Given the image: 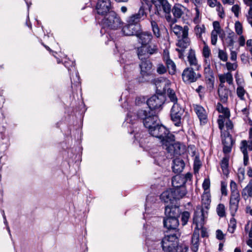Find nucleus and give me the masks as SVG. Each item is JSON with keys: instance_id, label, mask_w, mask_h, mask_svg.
<instances>
[{"instance_id": "nucleus-1", "label": "nucleus", "mask_w": 252, "mask_h": 252, "mask_svg": "<svg viewBox=\"0 0 252 252\" xmlns=\"http://www.w3.org/2000/svg\"><path fill=\"white\" fill-rule=\"evenodd\" d=\"M138 119L142 120L144 126L148 129L149 131L152 129L158 123V117L156 115L155 111L140 110L136 114L129 111L126 119V124H129L127 127L131 126L135 124Z\"/></svg>"}, {"instance_id": "nucleus-2", "label": "nucleus", "mask_w": 252, "mask_h": 252, "mask_svg": "<svg viewBox=\"0 0 252 252\" xmlns=\"http://www.w3.org/2000/svg\"><path fill=\"white\" fill-rule=\"evenodd\" d=\"M149 132L151 135L161 140L163 147L167 142L173 139V135L170 133L168 129L162 125H159L158 123Z\"/></svg>"}, {"instance_id": "nucleus-3", "label": "nucleus", "mask_w": 252, "mask_h": 252, "mask_svg": "<svg viewBox=\"0 0 252 252\" xmlns=\"http://www.w3.org/2000/svg\"><path fill=\"white\" fill-rule=\"evenodd\" d=\"M230 195L229 207L231 215L234 216L238 209L241 197L240 192L238 189L237 185L233 180L230 181Z\"/></svg>"}, {"instance_id": "nucleus-4", "label": "nucleus", "mask_w": 252, "mask_h": 252, "mask_svg": "<svg viewBox=\"0 0 252 252\" xmlns=\"http://www.w3.org/2000/svg\"><path fill=\"white\" fill-rule=\"evenodd\" d=\"M174 137L173 139L167 142L163 147V148L167 150L171 155L177 156L184 154L186 152V146L180 142H174Z\"/></svg>"}, {"instance_id": "nucleus-5", "label": "nucleus", "mask_w": 252, "mask_h": 252, "mask_svg": "<svg viewBox=\"0 0 252 252\" xmlns=\"http://www.w3.org/2000/svg\"><path fill=\"white\" fill-rule=\"evenodd\" d=\"M122 21L118 15L113 11L109 12L107 17L103 20L104 26L111 29H117L122 25Z\"/></svg>"}, {"instance_id": "nucleus-6", "label": "nucleus", "mask_w": 252, "mask_h": 252, "mask_svg": "<svg viewBox=\"0 0 252 252\" xmlns=\"http://www.w3.org/2000/svg\"><path fill=\"white\" fill-rule=\"evenodd\" d=\"M184 113V109L181 106V103L173 104L170 112L172 121L176 126H182V117Z\"/></svg>"}, {"instance_id": "nucleus-7", "label": "nucleus", "mask_w": 252, "mask_h": 252, "mask_svg": "<svg viewBox=\"0 0 252 252\" xmlns=\"http://www.w3.org/2000/svg\"><path fill=\"white\" fill-rule=\"evenodd\" d=\"M177 242L178 238L175 233L165 236L161 242L163 250L164 252H174Z\"/></svg>"}, {"instance_id": "nucleus-8", "label": "nucleus", "mask_w": 252, "mask_h": 252, "mask_svg": "<svg viewBox=\"0 0 252 252\" xmlns=\"http://www.w3.org/2000/svg\"><path fill=\"white\" fill-rule=\"evenodd\" d=\"M158 52V47L155 39L146 46H141L137 48V55L140 60L147 58V54L153 55Z\"/></svg>"}, {"instance_id": "nucleus-9", "label": "nucleus", "mask_w": 252, "mask_h": 252, "mask_svg": "<svg viewBox=\"0 0 252 252\" xmlns=\"http://www.w3.org/2000/svg\"><path fill=\"white\" fill-rule=\"evenodd\" d=\"M152 2L154 5L156 14L162 16L170 13L171 5L167 0H152Z\"/></svg>"}, {"instance_id": "nucleus-10", "label": "nucleus", "mask_w": 252, "mask_h": 252, "mask_svg": "<svg viewBox=\"0 0 252 252\" xmlns=\"http://www.w3.org/2000/svg\"><path fill=\"white\" fill-rule=\"evenodd\" d=\"M150 7L148 4L142 3L137 13L130 16L127 19V23L134 25H139V23L141 20H144L147 17L146 10L147 8Z\"/></svg>"}, {"instance_id": "nucleus-11", "label": "nucleus", "mask_w": 252, "mask_h": 252, "mask_svg": "<svg viewBox=\"0 0 252 252\" xmlns=\"http://www.w3.org/2000/svg\"><path fill=\"white\" fill-rule=\"evenodd\" d=\"M165 100L163 94L157 93L147 101V104L149 106L147 110L155 111V110L159 108L163 104Z\"/></svg>"}, {"instance_id": "nucleus-12", "label": "nucleus", "mask_w": 252, "mask_h": 252, "mask_svg": "<svg viewBox=\"0 0 252 252\" xmlns=\"http://www.w3.org/2000/svg\"><path fill=\"white\" fill-rule=\"evenodd\" d=\"M189 28H185L183 32V35L180 36L181 38L179 39L177 43V46L180 48H177L176 50L179 52V57L182 58L183 56V52L184 50L187 48L190 44V39L188 37Z\"/></svg>"}, {"instance_id": "nucleus-13", "label": "nucleus", "mask_w": 252, "mask_h": 252, "mask_svg": "<svg viewBox=\"0 0 252 252\" xmlns=\"http://www.w3.org/2000/svg\"><path fill=\"white\" fill-rule=\"evenodd\" d=\"M200 77L201 75L199 73H195L192 67L186 68L182 74L183 81L186 84L195 82Z\"/></svg>"}, {"instance_id": "nucleus-14", "label": "nucleus", "mask_w": 252, "mask_h": 252, "mask_svg": "<svg viewBox=\"0 0 252 252\" xmlns=\"http://www.w3.org/2000/svg\"><path fill=\"white\" fill-rule=\"evenodd\" d=\"M63 64L64 66L68 68V70L69 72L71 71H73L72 74H70V80L72 84H74L76 86L79 85V76L78 73L76 71L74 63L70 60L68 61H64ZM70 73L71 74V73Z\"/></svg>"}, {"instance_id": "nucleus-15", "label": "nucleus", "mask_w": 252, "mask_h": 252, "mask_svg": "<svg viewBox=\"0 0 252 252\" xmlns=\"http://www.w3.org/2000/svg\"><path fill=\"white\" fill-rule=\"evenodd\" d=\"M204 213L203 209L200 207L196 208L195 211L193 222L196 226L194 229H197L199 231V228H201L204 224Z\"/></svg>"}, {"instance_id": "nucleus-16", "label": "nucleus", "mask_w": 252, "mask_h": 252, "mask_svg": "<svg viewBox=\"0 0 252 252\" xmlns=\"http://www.w3.org/2000/svg\"><path fill=\"white\" fill-rule=\"evenodd\" d=\"M155 84L156 87L157 93L164 95L167 91V89L169 88L171 82L166 78H160L155 80Z\"/></svg>"}, {"instance_id": "nucleus-17", "label": "nucleus", "mask_w": 252, "mask_h": 252, "mask_svg": "<svg viewBox=\"0 0 252 252\" xmlns=\"http://www.w3.org/2000/svg\"><path fill=\"white\" fill-rule=\"evenodd\" d=\"M111 8L112 4L110 0H98L96 6L97 13L102 15H105Z\"/></svg>"}, {"instance_id": "nucleus-18", "label": "nucleus", "mask_w": 252, "mask_h": 252, "mask_svg": "<svg viewBox=\"0 0 252 252\" xmlns=\"http://www.w3.org/2000/svg\"><path fill=\"white\" fill-rule=\"evenodd\" d=\"M222 142L223 144V151L224 154H228L231 151L233 140L229 131L221 132Z\"/></svg>"}, {"instance_id": "nucleus-19", "label": "nucleus", "mask_w": 252, "mask_h": 252, "mask_svg": "<svg viewBox=\"0 0 252 252\" xmlns=\"http://www.w3.org/2000/svg\"><path fill=\"white\" fill-rule=\"evenodd\" d=\"M139 66L140 74L143 77H148L152 75L153 71L152 63L149 60L145 58L141 60Z\"/></svg>"}, {"instance_id": "nucleus-20", "label": "nucleus", "mask_w": 252, "mask_h": 252, "mask_svg": "<svg viewBox=\"0 0 252 252\" xmlns=\"http://www.w3.org/2000/svg\"><path fill=\"white\" fill-rule=\"evenodd\" d=\"M138 41L141 46H146L154 39L151 33L147 32H139L137 35Z\"/></svg>"}, {"instance_id": "nucleus-21", "label": "nucleus", "mask_w": 252, "mask_h": 252, "mask_svg": "<svg viewBox=\"0 0 252 252\" xmlns=\"http://www.w3.org/2000/svg\"><path fill=\"white\" fill-rule=\"evenodd\" d=\"M140 29V25H134L127 23V25L123 27L122 32L125 35L130 36L135 35L137 36Z\"/></svg>"}, {"instance_id": "nucleus-22", "label": "nucleus", "mask_w": 252, "mask_h": 252, "mask_svg": "<svg viewBox=\"0 0 252 252\" xmlns=\"http://www.w3.org/2000/svg\"><path fill=\"white\" fill-rule=\"evenodd\" d=\"M165 214L166 218L171 217L177 219L180 214L179 208L173 205H168L165 207Z\"/></svg>"}, {"instance_id": "nucleus-23", "label": "nucleus", "mask_w": 252, "mask_h": 252, "mask_svg": "<svg viewBox=\"0 0 252 252\" xmlns=\"http://www.w3.org/2000/svg\"><path fill=\"white\" fill-rule=\"evenodd\" d=\"M194 111L197 115L201 124H206L207 122V115L205 109L200 105H196Z\"/></svg>"}, {"instance_id": "nucleus-24", "label": "nucleus", "mask_w": 252, "mask_h": 252, "mask_svg": "<svg viewBox=\"0 0 252 252\" xmlns=\"http://www.w3.org/2000/svg\"><path fill=\"white\" fill-rule=\"evenodd\" d=\"M188 61L191 67L194 69L198 70L201 68V65L198 63L196 58L195 52L190 50L188 56Z\"/></svg>"}, {"instance_id": "nucleus-25", "label": "nucleus", "mask_w": 252, "mask_h": 252, "mask_svg": "<svg viewBox=\"0 0 252 252\" xmlns=\"http://www.w3.org/2000/svg\"><path fill=\"white\" fill-rule=\"evenodd\" d=\"M163 225L168 230H175L179 225V221L178 219L165 218L163 220Z\"/></svg>"}, {"instance_id": "nucleus-26", "label": "nucleus", "mask_w": 252, "mask_h": 252, "mask_svg": "<svg viewBox=\"0 0 252 252\" xmlns=\"http://www.w3.org/2000/svg\"><path fill=\"white\" fill-rule=\"evenodd\" d=\"M160 199L166 203L173 204L175 200L174 192L171 189H169L163 192L160 196Z\"/></svg>"}, {"instance_id": "nucleus-27", "label": "nucleus", "mask_w": 252, "mask_h": 252, "mask_svg": "<svg viewBox=\"0 0 252 252\" xmlns=\"http://www.w3.org/2000/svg\"><path fill=\"white\" fill-rule=\"evenodd\" d=\"M173 171L176 173L181 172L185 167V163L183 160L180 158H177L173 161Z\"/></svg>"}, {"instance_id": "nucleus-28", "label": "nucleus", "mask_w": 252, "mask_h": 252, "mask_svg": "<svg viewBox=\"0 0 252 252\" xmlns=\"http://www.w3.org/2000/svg\"><path fill=\"white\" fill-rule=\"evenodd\" d=\"M199 231L194 229L192 236L191 249L194 252H197L199 245Z\"/></svg>"}, {"instance_id": "nucleus-29", "label": "nucleus", "mask_w": 252, "mask_h": 252, "mask_svg": "<svg viewBox=\"0 0 252 252\" xmlns=\"http://www.w3.org/2000/svg\"><path fill=\"white\" fill-rule=\"evenodd\" d=\"M186 182V179L180 175L174 176L172 179V185L174 188L185 187L184 185Z\"/></svg>"}, {"instance_id": "nucleus-30", "label": "nucleus", "mask_w": 252, "mask_h": 252, "mask_svg": "<svg viewBox=\"0 0 252 252\" xmlns=\"http://www.w3.org/2000/svg\"><path fill=\"white\" fill-rule=\"evenodd\" d=\"M173 23L170 25V28L172 31L179 37L183 35V32L185 28H189L187 26H185L184 27H182L176 24L175 23L176 20L175 19H172Z\"/></svg>"}, {"instance_id": "nucleus-31", "label": "nucleus", "mask_w": 252, "mask_h": 252, "mask_svg": "<svg viewBox=\"0 0 252 252\" xmlns=\"http://www.w3.org/2000/svg\"><path fill=\"white\" fill-rule=\"evenodd\" d=\"M165 94H166L170 102L173 103V104L175 103H181V101L178 99L177 94L174 90L170 88H168Z\"/></svg>"}, {"instance_id": "nucleus-32", "label": "nucleus", "mask_w": 252, "mask_h": 252, "mask_svg": "<svg viewBox=\"0 0 252 252\" xmlns=\"http://www.w3.org/2000/svg\"><path fill=\"white\" fill-rule=\"evenodd\" d=\"M171 190L174 192L175 200L182 198L187 193V190L185 187L177 188H174Z\"/></svg>"}, {"instance_id": "nucleus-33", "label": "nucleus", "mask_w": 252, "mask_h": 252, "mask_svg": "<svg viewBox=\"0 0 252 252\" xmlns=\"http://www.w3.org/2000/svg\"><path fill=\"white\" fill-rule=\"evenodd\" d=\"M186 10L185 7L179 4H176L172 8V13L175 18H180Z\"/></svg>"}, {"instance_id": "nucleus-34", "label": "nucleus", "mask_w": 252, "mask_h": 252, "mask_svg": "<svg viewBox=\"0 0 252 252\" xmlns=\"http://www.w3.org/2000/svg\"><path fill=\"white\" fill-rule=\"evenodd\" d=\"M204 72L205 78L210 83H213L214 81V76L213 71L211 69L209 63H208L207 66L204 67Z\"/></svg>"}, {"instance_id": "nucleus-35", "label": "nucleus", "mask_w": 252, "mask_h": 252, "mask_svg": "<svg viewBox=\"0 0 252 252\" xmlns=\"http://www.w3.org/2000/svg\"><path fill=\"white\" fill-rule=\"evenodd\" d=\"M218 92L220 101L223 103H226L228 98L229 90L228 89L220 88L218 89Z\"/></svg>"}, {"instance_id": "nucleus-36", "label": "nucleus", "mask_w": 252, "mask_h": 252, "mask_svg": "<svg viewBox=\"0 0 252 252\" xmlns=\"http://www.w3.org/2000/svg\"><path fill=\"white\" fill-rule=\"evenodd\" d=\"M219 78L220 83H225L226 82L229 85L233 84V76L232 74L230 72L220 74L219 75Z\"/></svg>"}, {"instance_id": "nucleus-37", "label": "nucleus", "mask_w": 252, "mask_h": 252, "mask_svg": "<svg viewBox=\"0 0 252 252\" xmlns=\"http://www.w3.org/2000/svg\"><path fill=\"white\" fill-rule=\"evenodd\" d=\"M228 163L229 157L227 156L224 157L220 162V167L223 172V173L224 175L226 176L229 173Z\"/></svg>"}, {"instance_id": "nucleus-38", "label": "nucleus", "mask_w": 252, "mask_h": 252, "mask_svg": "<svg viewBox=\"0 0 252 252\" xmlns=\"http://www.w3.org/2000/svg\"><path fill=\"white\" fill-rule=\"evenodd\" d=\"M216 110L222 115L225 116L226 117L229 118L230 116V111L227 107H224L222 104L219 102L216 105Z\"/></svg>"}, {"instance_id": "nucleus-39", "label": "nucleus", "mask_w": 252, "mask_h": 252, "mask_svg": "<svg viewBox=\"0 0 252 252\" xmlns=\"http://www.w3.org/2000/svg\"><path fill=\"white\" fill-rule=\"evenodd\" d=\"M246 142L245 141H242L241 143L240 149L244 155V165L247 166L249 164V156L248 152L246 151Z\"/></svg>"}, {"instance_id": "nucleus-40", "label": "nucleus", "mask_w": 252, "mask_h": 252, "mask_svg": "<svg viewBox=\"0 0 252 252\" xmlns=\"http://www.w3.org/2000/svg\"><path fill=\"white\" fill-rule=\"evenodd\" d=\"M165 63L166 64V68L168 69L169 74L171 75L175 74L176 71V66L174 62L170 59L168 60L165 62Z\"/></svg>"}, {"instance_id": "nucleus-41", "label": "nucleus", "mask_w": 252, "mask_h": 252, "mask_svg": "<svg viewBox=\"0 0 252 252\" xmlns=\"http://www.w3.org/2000/svg\"><path fill=\"white\" fill-rule=\"evenodd\" d=\"M242 195L243 197L248 195L252 197V179L250 180L247 186L243 189Z\"/></svg>"}, {"instance_id": "nucleus-42", "label": "nucleus", "mask_w": 252, "mask_h": 252, "mask_svg": "<svg viewBox=\"0 0 252 252\" xmlns=\"http://www.w3.org/2000/svg\"><path fill=\"white\" fill-rule=\"evenodd\" d=\"M204 45L202 50V55L205 58V62L207 63L208 59L211 55V50L206 43L204 42Z\"/></svg>"}, {"instance_id": "nucleus-43", "label": "nucleus", "mask_w": 252, "mask_h": 252, "mask_svg": "<svg viewBox=\"0 0 252 252\" xmlns=\"http://www.w3.org/2000/svg\"><path fill=\"white\" fill-rule=\"evenodd\" d=\"M194 32L197 36L200 38L202 36V34L205 32V27L203 25H197L194 28Z\"/></svg>"}, {"instance_id": "nucleus-44", "label": "nucleus", "mask_w": 252, "mask_h": 252, "mask_svg": "<svg viewBox=\"0 0 252 252\" xmlns=\"http://www.w3.org/2000/svg\"><path fill=\"white\" fill-rule=\"evenodd\" d=\"M229 118L226 117L225 116L223 115H220L219 116L217 122L218 124L220 130L222 131L224 125V123L226 119H229Z\"/></svg>"}, {"instance_id": "nucleus-45", "label": "nucleus", "mask_w": 252, "mask_h": 252, "mask_svg": "<svg viewBox=\"0 0 252 252\" xmlns=\"http://www.w3.org/2000/svg\"><path fill=\"white\" fill-rule=\"evenodd\" d=\"M235 38V35L234 32H231L228 34L226 38V42L228 46H233L234 45Z\"/></svg>"}, {"instance_id": "nucleus-46", "label": "nucleus", "mask_w": 252, "mask_h": 252, "mask_svg": "<svg viewBox=\"0 0 252 252\" xmlns=\"http://www.w3.org/2000/svg\"><path fill=\"white\" fill-rule=\"evenodd\" d=\"M151 26L154 34L157 38L159 37L160 33L157 23L155 21H151Z\"/></svg>"}, {"instance_id": "nucleus-47", "label": "nucleus", "mask_w": 252, "mask_h": 252, "mask_svg": "<svg viewBox=\"0 0 252 252\" xmlns=\"http://www.w3.org/2000/svg\"><path fill=\"white\" fill-rule=\"evenodd\" d=\"M246 91L244 88L241 86H239L236 90V94L238 97L241 100H244V95L246 94Z\"/></svg>"}, {"instance_id": "nucleus-48", "label": "nucleus", "mask_w": 252, "mask_h": 252, "mask_svg": "<svg viewBox=\"0 0 252 252\" xmlns=\"http://www.w3.org/2000/svg\"><path fill=\"white\" fill-rule=\"evenodd\" d=\"M235 31L238 35H241L243 32V28L242 24L238 21L235 23Z\"/></svg>"}, {"instance_id": "nucleus-49", "label": "nucleus", "mask_w": 252, "mask_h": 252, "mask_svg": "<svg viewBox=\"0 0 252 252\" xmlns=\"http://www.w3.org/2000/svg\"><path fill=\"white\" fill-rule=\"evenodd\" d=\"M217 212L220 217H223L225 215V206L222 204H219L217 207Z\"/></svg>"}, {"instance_id": "nucleus-50", "label": "nucleus", "mask_w": 252, "mask_h": 252, "mask_svg": "<svg viewBox=\"0 0 252 252\" xmlns=\"http://www.w3.org/2000/svg\"><path fill=\"white\" fill-rule=\"evenodd\" d=\"M236 227V221L234 218H232L230 219L228 227V231L231 233H233L234 232Z\"/></svg>"}, {"instance_id": "nucleus-51", "label": "nucleus", "mask_w": 252, "mask_h": 252, "mask_svg": "<svg viewBox=\"0 0 252 252\" xmlns=\"http://www.w3.org/2000/svg\"><path fill=\"white\" fill-rule=\"evenodd\" d=\"M189 217H190V214L188 211L184 212L182 214L181 221H182V223L183 225H185L187 223V222L189 220Z\"/></svg>"}, {"instance_id": "nucleus-52", "label": "nucleus", "mask_w": 252, "mask_h": 252, "mask_svg": "<svg viewBox=\"0 0 252 252\" xmlns=\"http://www.w3.org/2000/svg\"><path fill=\"white\" fill-rule=\"evenodd\" d=\"M194 10L195 11V16L193 18V22L195 24H198L201 20V14L199 9V8L196 6Z\"/></svg>"}, {"instance_id": "nucleus-53", "label": "nucleus", "mask_w": 252, "mask_h": 252, "mask_svg": "<svg viewBox=\"0 0 252 252\" xmlns=\"http://www.w3.org/2000/svg\"><path fill=\"white\" fill-rule=\"evenodd\" d=\"M218 57L223 62H226L227 61V54L224 50L220 49L219 50Z\"/></svg>"}, {"instance_id": "nucleus-54", "label": "nucleus", "mask_w": 252, "mask_h": 252, "mask_svg": "<svg viewBox=\"0 0 252 252\" xmlns=\"http://www.w3.org/2000/svg\"><path fill=\"white\" fill-rule=\"evenodd\" d=\"M167 68L162 63H158L157 66V72L159 74H162L166 73Z\"/></svg>"}, {"instance_id": "nucleus-55", "label": "nucleus", "mask_w": 252, "mask_h": 252, "mask_svg": "<svg viewBox=\"0 0 252 252\" xmlns=\"http://www.w3.org/2000/svg\"><path fill=\"white\" fill-rule=\"evenodd\" d=\"M216 10L218 13V15L221 18L225 17V13L224 12L223 8L220 3H219L216 6Z\"/></svg>"}, {"instance_id": "nucleus-56", "label": "nucleus", "mask_w": 252, "mask_h": 252, "mask_svg": "<svg viewBox=\"0 0 252 252\" xmlns=\"http://www.w3.org/2000/svg\"><path fill=\"white\" fill-rule=\"evenodd\" d=\"M214 30L212 31V32L220 34L221 32V30L220 27V25L219 22L215 21L213 23Z\"/></svg>"}, {"instance_id": "nucleus-57", "label": "nucleus", "mask_w": 252, "mask_h": 252, "mask_svg": "<svg viewBox=\"0 0 252 252\" xmlns=\"http://www.w3.org/2000/svg\"><path fill=\"white\" fill-rule=\"evenodd\" d=\"M245 170L244 168H239L237 173L238 181L240 183L243 182L245 179Z\"/></svg>"}, {"instance_id": "nucleus-58", "label": "nucleus", "mask_w": 252, "mask_h": 252, "mask_svg": "<svg viewBox=\"0 0 252 252\" xmlns=\"http://www.w3.org/2000/svg\"><path fill=\"white\" fill-rule=\"evenodd\" d=\"M237 64L235 63H231L230 62H227L226 63V66L228 70L229 71H233L237 69Z\"/></svg>"}, {"instance_id": "nucleus-59", "label": "nucleus", "mask_w": 252, "mask_h": 252, "mask_svg": "<svg viewBox=\"0 0 252 252\" xmlns=\"http://www.w3.org/2000/svg\"><path fill=\"white\" fill-rule=\"evenodd\" d=\"M201 166V163L199 158L196 156L194 160V170L195 171H198Z\"/></svg>"}, {"instance_id": "nucleus-60", "label": "nucleus", "mask_w": 252, "mask_h": 252, "mask_svg": "<svg viewBox=\"0 0 252 252\" xmlns=\"http://www.w3.org/2000/svg\"><path fill=\"white\" fill-rule=\"evenodd\" d=\"M161 155V153H156L153 156V158H155V161L157 162L158 164H159V162L164 159V156Z\"/></svg>"}, {"instance_id": "nucleus-61", "label": "nucleus", "mask_w": 252, "mask_h": 252, "mask_svg": "<svg viewBox=\"0 0 252 252\" xmlns=\"http://www.w3.org/2000/svg\"><path fill=\"white\" fill-rule=\"evenodd\" d=\"M202 202L205 204L209 205L211 202L210 195L208 192H205L202 196Z\"/></svg>"}, {"instance_id": "nucleus-62", "label": "nucleus", "mask_w": 252, "mask_h": 252, "mask_svg": "<svg viewBox=\"0 0 252 252\" xmlns=\"http://www.w3.org/2000/svg\"><path fill=\"white\" fill-rule=\"evenodd\" d=\"M210 186V182L209 179H205L203 184L202 188L204 189L205 192H208Z\"/></svg>"}, {"instance_id": "nucleus-63", "label": "nucleus", "mask_w": 252, "mask_h": 252, "mask_svg": "<svg viewBox=\"0 0 252 252\" xmlns=\"http://www.w3.org/2000/svg\"><path fill=\"white\" fill-rule=\"evenodd\" d=\"M221 192L224 196L227 195V185L225 182H222L221 183Z\"/></svg>"}, {"instance_id": "nucleus-64", "label": "nucleus", "mask_w": 252, "mask_h": 252, "mask_svg": "<svg viewBox=\"0 0 252 252\" xmlns=\"http://www.w3.org/2000/svg\"><path fill=\"white\" fill-rule=\"evenodd\" d=\"M216 238L219 240H222L224 238L225 235L223 233L221 230L218 229L216 232Z\"/></svg>"}]
</instances>
